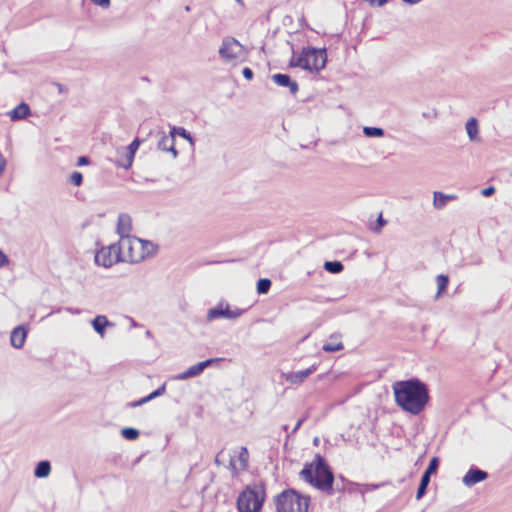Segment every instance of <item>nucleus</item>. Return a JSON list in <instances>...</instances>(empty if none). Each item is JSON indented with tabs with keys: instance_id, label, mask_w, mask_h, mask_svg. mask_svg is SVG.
Segmentation results:
<instances>
[{
	"instance_id": "f257e3e1",
	"label": "nucleus",
	"mask_w": 512,
	"mask_h": 512,
	"mask_svg": "<svg viewBox=\"0 0 512 512\" xmlns=\"http://www.w3.org/2000/svg\"><path fill=\"white\" fill-rule=\"evenodd\" d=\"M392 389L396 405L411 415H419L430 401L427 384L416 377L396 381Z\"/></svg>"
},
{
	"instance_id": "f03ea898",
	"label": "nucleus",
	"mask_w": 512,
	"mask_h": 512,
	"mask_svg": "<svg viewBox=\"0 0 512 512\" xmlns=\"http://www.w3.org/2000/svg\"><path fill=\"white\" fill-rule=\"evenodd\" d=\"M299 476L319 491L328 495L334 494V473L321 454H316L312 462L305 463Z\"/></svg>"
},
{
	"instance_id": "7ed1b4c3",
	"label": "nucleus",
	"mask_w": 512,
	"mask_h": 512,
	"mask_svg": "<svg viewBox=\"0 0 512 512\" xmlns=\"http://www.w3.org/2000/svg\"><path fill=\"white\" fill-rule=\"evenodd\" d=\"M266 499V489L263 482L247 485L237 498L239 512H260Z\"/></svg>"
},
{
	"instance_id": "20e7f679",
	"label": "nucleus",
	"mask_w": 512,
	"mask_h": 512,
	"mask_svg": "<svg viewBox=\"0 0 512 512\" xmlns=\"http://www.w3.org/2000/svg\"><path fill=\"white\" fill-rule=\"evenodd\" d=\"M326 62V48L304 47L297 58L290 59L289 66L318 73L325 68Z\"/></svg>"
},
{
	"instance_id": "39448f33",
	"label": "nucleus",
	"mask_w": 512,
	"mask_h": 512,
	"mask_svg": "<svg viewBox=\"0 0 512 512\" xmlns=\"http://www.w3.org/2000/svg\"><path fill=\"white\" fill-rule=\"evenodd\" d=\"M276 512H307L310 497L298 493L295 489L283 490L273 499Z\"/></svg>"
},
{
	"instance_id": "423d86ee",
	"label": "nucleus",
	"mask_w": 512,
	"mask_h": 512,
	"mask_svg": "<svg viewBox=\"0 0 512 512\" xmlns=\"http://www.w3.org/2000/svg\"><path fill=\"white\" fill-rule=\"evenodd\" d=\"M122 262L137 263L145 258V244L136 237H123L117 242Z\"/></svg>"
},
{
	"instance_id": "0eeeda50",
	"label": "nucleus",
	"mask_w": 512,
	"mask_h": 512,
	"mask_svg": "<svg viewBox=\"0 0 512 512\" xmlns=\"http://www.w3.org/2000/svg\"><path fill=\"white\" fill-rule=\"evenodd\" d=\"M249 467V452L246 447H240L233 450L230 454L228 469L233 478H238L239 475L248 470Z\"/></svg>"
},
{
	"instance_id": "6e6552de",
	"label": "nucleus",
	"mask_w": 512,
	"mask_h": 512,
	"mask_svg": "<svg viewBox=\"0 0 512 512\" xmlns=\"http://www.w3.org/2000/svg\"><path fill=\"white\" fill-rule=\"evenodd\" d=\"M118 262H122V259L117 243L102 247L95 254V263L105 268H109Z\"/></svg>"
},
{
	"instance_id": "1a4fd4ad",
	"label": "nucleus",
	"mask_w": 512,
	"mask_h": 512,
	"mask_svg": "<svg viewBox=\"0 0 512 512\" xmlns=\"http://www.w3.org/2000/svg\"><path fill=\"white\" fill-rule=\"evenodd\" d=\"M222 362V358H211L205 361L199 362L191 367H189L186 371L174 375L171 379L176 381H182L189 378H194L199 376L207 367L211 366H219Z\"/></svg>"
},
{
	"instance_id": "9d476101",
	"label": "nucleus",
	"mask_w": 512,
	"mask_h": 512,
	"mask_svg": "<svg viewBox=\"0 0 512 512\" xmlns=\"http://www.w3.org/2000/svg\"><path fill=\"white\" fill-rule=\"evenodd\" d=\"M248 57L247 49L235 38H226V62H244Z\"/></svg>"
},
{
	"instance_id": "9b49d317",
	"label": "nucleus",
	"mask_w": 512,
	"mask_h": 512,
	"mask_svg": "<svg viewBox=\"0 0 512 512\" xmlns=\"http://www.w3.org/2000/svg\"><path fill=\"white\" fill-rule=\"evenodd\" d=\"M439 458L433 457L431 458L428 467L422 474L420 484L418 486L417 492H416V499L420 500L427 492V487L430 483L431 476L435 474L439 467Z\"/></svg>"
},
{
	"instance_id": "f8f14e48",
	"label": "nucleus",
	"mask_w": 512,
	"mask_h": 512,
	"mask_svg": "<svg viewBox=\"0 0 512 512\" xmlns=\"http://www.w3.org/2000/svg\"><path fill=\"white\" fill-rule=\"evenodd\" d=\"M488 478V473L477 467L472 466L463 477V483L471 487Z\"/></svg>"
},
{
	"instance_id": "ddd939ff",
	"label": "nucleus",
	"mask_w": 512,
	"mask_h": 512,
	"mask_svg": "<svg viewBox=\"0 0 512 512\" xmlns=\"http://www.w3.org/2000/svg\"><path fill=\"white\" fill-rule=\"evenodd\" d=\"M158 149L164 152H170L173 159L177 158L178 151L175 149V138L173 137V133H161V137L158 141Z\"/></svg>"
},
{
	"instance_id": "4468645a",
	"label": "nucleus",
	"mask_w": 512,
	"mask_h": 512,
	"mask_svg": "<svg viewBox=\"0 0 512 512\" xmlns=\"http://www.w3.org/2000/svg\"><path fill=\"white\" fill-rule=\"evenodd\" d=\"M272 80L278 86L288 87L290 90V93L292 95H295L299 90L298 83L296 81L292 80L288 74H282V73L274 74L272 76Z\"/></svg>"
},
{
	"instance_id": "2eb2a0df",
	"label": "nucleus",
	"mask_w": 512,
	"mask_h": 512,
	"mask_svg": "<svg viewBox=\"0 0 512 512\" xmlns=\"http://www.w3.org/2000/svg\"><path fill=\"white\" fill-rule=\"evenodd\" d=\"M27 333L28 331L23 325L15 327L10 335L11 345L16 349L22 348L27 338Z\"/></svg>"
},
{
	"instance_id": "dca6fc26",
	"label": "nucleus",
	"mask_w": 512,
	"mask_h": 512,
	"mask_svg": "<svg viewBox=\"0 0 512 512\" xmlns=\"http://www.w3.org/2000/svg\"><path fill=\"white\" fill-rule=\"evenodd\" d=\"M315 369V366H312L305 370L291 372L286 375V381L290 384L299 385L304 382L315 371Z\"/></svg>"
},
{
	"instance_id": "f3484780",
	"label": "nucleus",
	"mask_w": 512,
	"mask_h": 512,
	"mask_svg": "<svg viewBox=\"0 0 512 512\" xmlns=\"http://www.w3.org/2000/svg\"><path fill=\"white\" fill-rule=\"evenodd\" d=\"M127 151L128 150L125 147H119L116 149L115 164L118 167L129 169L132 166L134 156L132 154L129 156Z\"/></svg>"
},
{
	"instance_id": "a211bd4d",
	"label": "nucleus",
	"mask_w": 512,
	"mask_h": 512,
	"mask_svg": "<svg viewBox=\"0 0 512 512\" xmlns=\"http://www.w3.org/2000/svg\"><path fill=\"white\" fill-rule=\"evenodd\" d=\"M132 229V220L128 214H120L117 222V232L120 238L130 237L129 233Z\"/></svg>"
},
{
	"instance_id": "6ab92c4d",
	"label": "nucleus",
	"mask_w": 512,
	"mask_h": 512,
	"mask_svg": "<svg viewBox=\"0 0 512 512\" xmlns=\"http://www.w3.org/2000/svg\"><path fill=\"white\" fill-rule=\"evenodd\" d=\"M456 198V195L444 194L436 191L434 192L433 205L436 209L440 210L443 209L449 201L455 200Z\"/></svg>"
},
{
	"instance_id": "aec40b11",
	"label": "nucleus",
	"mask_w": 512,
	"mask_h": 512,
	"mask_svg": "<svg viewBox=\"0 0 512 512\" xmlns=\"http://www.w3.org/2000/svg\"><path fill=\"white\" fill-rule=\"evenodd\" d=\"M93 329L101 336H104L105 329L113 324L104 315L96 316L91 322Z\"/></svg>"
},
{
	"instance_id": "412c9836",
	"label": "nucleus",
	"mask_w": 512,
	"mask_h": 512,
	"mask_svg": "<svg viewBox=\"0 0 512 512\" xmlns=\"http://www.w3.org/2000/svg\"><path fill=\"white\" fill-rule=\"evenodd\" d=\"M30 114V108L26 103H20L9 112L12 121H18L26 118Z\"/></svg>"
},
{
	"instance_id": "4be33fe9",
	"label": "nucleus",
	"mask_w": 512,
	"mask_h": 512,
	"mask_svg": "<svg viewBox=\"0 0 512 512\" xmlns=\"http://www.w3.org/2000/svg\"><path fill=\"white\" fill-rule=\"evenodd\" d=\"M166 391V384H162L158 389L150 393L148 396L141 398L140 400L133 402L130 404L131 407H137L144 403H147L159 396H162Z\"/></svg>"
},
{
	"instance_id": "5701e85b",
	"label": "nucleus",
	"mask_w": 512,
	"mask_h": 512,
	"mask_svg": "<svg viewBox=\"0 0 512 512\" xmlns=\"http://www.w3.org/2000/svg\"><path fill=\"white\" fill-rule=\"evenodd\" d=\"M51 472V465L50 462L47 460L40 461L34 470V475L37 478H45L49 476Z\"/></svg>"
},
{
	"instance_id": "b1692460",
	"label": "nucleus",
	"mask_w": 512,
	"mask_h": 512,
	"mask_svg": "<svg viewBox=\"0 0 512 512\" xmlns=\"http://www.w3.org/2000/svg\"><path fill=\"white\" fill-rule=\"evenodd\" d=\"M436 282H437L438 290L435 295V299H439L448 287L449 277L447 275L440 274L436 277Z\"/></svg>"
},
{
	"instance_id": "393cba45",
	"label": "nucleus",
	"mask_w": 512,
	"mask_h": 512,
	"mask_svg": "<svg viewBox=\"0 0 512 512\" xmlns=\"http://www.w3.org/2000/svg\"><path fill=\"white\" fill-rule=\"evenodd\" d=\"M466 131L471 141H475L478 136V122L475 118H470L466 123Z\"/></svg>"
},
{
	"instance_id": "a878e982",
	"label": "nucleus",
	"mask_w": 512,
	"mask_h": 512,
	"mask_svg": "<svg viewBox=\"0 0 512 512\" xmlns=\"http://www.w3.org/2000/svg\"><path fill=\"white\" fill-rule=\"evenodd\" d=\"M223 317H224V307L220 303L216 307L208 310L206 319H207V321L210 322L215 319H219V318H223Z\"/></svg>"
},
{
	"instance_id": "bb28decb",
	"label": "nucleus",
	"mask_w": 512,
	"mask_h": 512,
	"mask_svg": "<svg viewBox=\"0 0 512 512\" xmlns=\"http://www.w3.org/2000/svg\"><path fill=\"white\" fill-rule=\"evenodd\" d=\"M324 269L329 273L338 274L344 270V265L340 261H326Z\"/></svg>"
},
{
	"instance_id": "cd10ccee",
	"label": "nucleus",
	"mask_w": 512,
	"mask_h": 512,
	"mask_svg": "<svg viewBox=\"0 0 512 512\" xmlns=\"http://www.w3.org/2000/svg\"><path fill=\"white\" fill-rule=\"evenodd\" d=\"M272 282L269 278H260L257 281L256 290L258 294H267L271 288Z\"/></svg>"
},
{
	"instance_id": "c85d7f7f",
	"label": "nucleus",
	"mask_w": 512,
	"mask_h": 512,
	"mask_svg": "<svg viewBox=\"0 0 512 512\" xmlns=\"http://www.w3.org/2000/svg\"><path fill=\"white\" fill-rule=\"evenodd\" d=\"M247 310L248 308H232L226 303V319H236L243 313H245Z\"/></svg>"
},
{
	"instance_id": "c756f323",
	"label": "nucleus",
	"mask_w": 512,
	"mask_h": 512,
	"mask_svg": "<svg viewBox=\"0 0 512 512\" xmlns=\"http://www.w3.org/2000/svg\"><path fill=\"white\" fill-rule=\"evenodd\" d=\"M363 133L366 137H382L384 130L380 127L366 126L363 128Z\"/></svg>"
},
{
	"instance_id": "7c9ffc66",
	"label": "nucleus",
	"mask_w": 512,
	"mask_h": 512,
	"mask_svg": "<svg viewBox=\"0 0 512 512\" xmlns=\"http://www.w3.org/2000/svg\"><path fill=\"white\" fill-rule=\"evenodd\" d=\"M121 435L127 440H135L139 436V431L132 427L123 428Z\"/></svg>"
},
{
	"instance_id": "2f4dec72",
	"label": "nucleus",
	"mask_w": 512,
	"mask_h": 512,
	"mask_svg": "<svg viewBox=\"0 0 512 512\" xmlns=\"http://www.w3.org/2000/svg\"><path fill=\"white\" fill-rule=\"evenodd\" d=\"M170 133H173L174 138H175V135L177 134V135L183 137L184 139L188 140L190 143H193V139H192L191 135L189 134V132H187L182 127H173L172 130L170 131Z\"/></svg>"
},
{
	"instance_id": "473e14b6",
	"label": "nucleus",
	"mask_w": 512,
	"mask_h": 512,
	"mask_svg": "<svg viewBox=\"0 0 512 512\" xmlns=\"http://www.w3.org/2000/svg\"><path fill=\"white\" fill-rule=\"evenodd\" d=\"M343 344L342 342H338V343H325L322 347V349L325 351V352H336V351H340L343 349Z\"/></svg>"
},
{
	"instance_id": "72a5a7b5",
	"label": "nucleus",
	"mask_w": 512,
	"mask_h": 512,
	"mask_svg": "<svg viewBox=\"0 0 512 512\" xmlns=\"http://www.w3.org/2000/svg\"><path fill=\"white\" fill-rule=\"evenodd\" d=\"M141 144V140L138 138H135L128 146H125V148L128 150L127 153L129 156L131 154L135 156L136 151L138 150L139 146Z\"/></svg>"
},
{
	"instance_id": "f704fd0d",
	"label": "nucleus",
	"mask_w": 512,
	"mask_h": 512,
	"mask_svg": "<svg viewBox=\"0 0 512 512\" xmlns=\"http://www.w3.org/2000/svg\"><path fill=\"white\" fill-rule=\"evenodd\" d=\"M70 182L75 186H80L83 182V175L78 171H74L70 175Z\"/></svg>"
},
{
	"instance_id": "c9c22d12",
	"label": "nucleus",
	"mask_w": 512,
	"mask_h": 512,
	"mask_svg": "<svg viewBox=\"0 0 512 512\" xmlns=\"http://www.w3.org/2000/svg\"><path fill=\"white\" fill-rule=\"evenodd\" d=\"M143 244H145V258L155 252L156 247L153 243L143 240Z\"/></svg>"
},
{
	"instance_id": "e433bc0d",
	"label": "nucleus",
	"mask_w": 512,
	"mask_h": 512,
	"mask_svg": "<svg viewBox=\"0 0 512 512\" xmlns=\"http://www.w3.org/2000/svg\"><path fill=\"white\" fill-rule=\"evenodd\" d=\"M242 75L248 81H251L253 79V77H254V73H253V71L249 67L243 68Z\"/></svg>"
},
{
	"instance_id": "4c0bfd02",
	"label": "nucleus",
	"mask_w": 512,
	"mask_h": 512,
	"mask_svg": "<svg viewBox=\"0 0 512 512\" xmlns=\"http://www.w3.org/2000/svg\"><path fill=\"white\" fill-rule=\"evenodd\" d=\"M494 193H495V188L493 186H488L481 191V194L484 197H489V196L493 195Z\"/></svg>"
},
{
	"instance_id": "58836bf2",
	"label": "nucleus",
	"mask_w": 512,
	"mask_h": 512,
	"mask_svg": "<svg viewBox=\"0 0 512 512\" xmlns=\"http://www.w3.org/2000/svg\"><path fill=\"white\" fill-rule=\"evenodd\" d=\"M386 224V221L383 219L382 215H380L377 219V225L374 228L375 232H380L381 228Z\"/></svg>"
},
{
	"instance_id": "ea45409f",
	"label": "nucleus",
	"mask_w": 512,
	"mask_h": 512,
	"mask_svg": "<svg viewBox=\"0 0 512 512\" xmlns=\"http://www.w3.org/2000/svg\"><path fill=\"white\" fill-rule=\"evenodd\" d=\"M8 262H9L8 256L3 251L0 250V268L7 265Z\"/></svg>"
},
{
	"instance_id": "a19ab883",
	"label": "nucleus",
	"mask_w": 512,
	"mask_h": 512,
	"mask_svg": "<svg viewBox=\"0 0 512 512\" xmlns=\"http://www.w3.org/2000/svg\"><path fill=\"white\" fill-rule=\"evenodd\" d=\"M91 1L101 7H108L110 5V0H91Z\"/></svg>"
},
{
	"instance_id": "79ce46f5",
	"label": "nucleus",
	"mask_w": 512,
	"mask_h": 512,
	"mask_svg": "<svg viewBox=\"0 0 512 512\" xmlns=\"http://www.w3.org/2000/svg\"><path fill=\"white\" fill-rule=\"evenodd\" d=\"M89 162H90V160L88 157L81 156L78 158L77 165H79V166L87 165V164H89Z\"/></svg>"
},
{
	"instance_id": "37998d69",
	"label": "nucleus",
	"mask_w": 512,
	"mask_h": 512,
	"mask_svg": "<svg viewBox=\"0 0 512 512\" xmlns=\"http://www.w3.org/2000/svg\"><path fill=\"white\" fill-rule=\"evenodd\" d=\"M304 420H305L304 418H301V419H299L297 421L295 427L292 430V433H295L301 427V425L303 424Z\"/></svg>"
},
{
	"instance_id": "c03bdc74",
	"label": "nucleus",
	"mask_w": 512,
	"mask_h": 512,
	"mask_svg": "<svg viewBox=\"0 0 512 512\" xmlns=\"http://www.w3.org/2000/svg\"><path fill=\"white\" fill-rule=\"evenodd\" d=\"M66 310L70 313H74V314H79L80 313V310L79 309H72V308H66Z\"/></svg>"
},
{
	"instance_id": "a18cd8bd",
	"label": "nucleus",
	"mask_w": 512,
	"mask_h": 512,
	"mask_svg": "<svg viewBox=\"0 0 512 512\" xmlns=\"http://www.w3.org/2000/svg\"><path fill=\"white\" fill-rule=\"evenodd\" d=\"M219 54L221 57H224V43L219 47Z\"/></svg>"
},
{
	"instance_id": "49530a36",
	"label": "nucleus",
	"mask_w": 512,
	"mask_h": 512,
	"mask_svg": "<svg viewBox=\"0 0 512 512\" xmlns=\"http://www.w3.org/2000/svg\"><path fill=\"white\" fill-rule=\"evenodd\" d=\"M215 462H216L217 464H220V462H221V453H218V454H217V456H216V458H215Z\"/></svg>"
},
{
	"instance_id": "de8ad7c7",
	"label": "nucleus",
	"mask_w": 512,
	"mask_h": 512,
	"mask_svg": "<svg viewBox=\"0 0 512 512\" xmlns=\"http://www.w3.org/2000/svg\"><path fill=\"white\" fill-rule=\"evenodd\" d=\"M236 1H237L241 6H243V5H244V4H243V2H242V0H236Z\"/></svg>"
},
{
	"instance_id": "09e8293b",
	"label": "nucleus",
	"mask_w": 512,
	"mask_h": 512,
	"mask_svg": "<svg viewBox=\"0 0 512 512\" xmlns=\"http://www.w3.org/2000/svg\"><path fill=\"white\" fill-rule=\"evenodd\" d=\"M283 429H284L285 431H287V430H288V426H287V425H285V426L283 427Z\"/></svg>"
}]
</instances>
